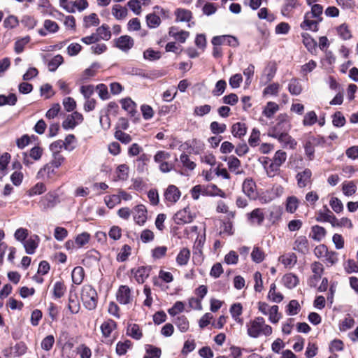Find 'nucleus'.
<instances>
[{
	"instance_id": "30",
	"label": "nucleus",
	"mask_w": 358,
	"mask_h": 358,
	"mask_svg": "<svg viewBox=\"0 0 358 358\" xmlns=\"http://www.w3.org/2000/svg\"><path fill=\"white\" fill-rule=\"evenodd\" d=\"M326 229L319 225H315L311 227L310 237L315 241H320L326 236Z\"/></svg>"
},
{
	"instance_id": "32",
	"label": "nucleus",
	"mask_w": 358,
	"mask_h": 358,
	"mask_svg": "<svg viewBox=\"0 0 358 358\" xmlns=\"http://www.w3.org/2000/svg\"><path fill=\"white\" fill-rule=\"evenodd\" d=\"M127 334L136 340H140L143 337V333L137 324H130L127 327Z\"/></svg>"
},
{
	"instance_id": "29",
	"label": "nucleus",
	"mask_w": 358,
	"mask_h": 358,
	"mask_svg": "<svg viewBox=\"0 0 358 358\" xmlns=\"http://www.w3.org/2000/svg\"><path fill=\"white\" fill-rule=\"evenodd\" d=\"M190 250L187 248H182L176 257V263L179 266H185L190 258Z\"/></svg>"
},
{
	"instance_id": "54",
	"label": "nucleus",
	"mask_w": 358,
	"mask_h": 358,
	"mask_svg": "<svg viewBox=\"0 0 358 358\" xmlns=\"http://www.w3.org/2000/svg\"><path fill=\"white\" fill-rule=\"evenodd\" d=\"M64 62L63 57L61 55H57L52 58L48 64V66L50 71H55Z\"/></svg>"
},
{
	"instance_id": "45",
	"label": "nucleus",
	"mask_w": 358,
	"mask_h": 358,
	"mask_svg": "<svg viewBox=\"0 0 358 358\" xmlns=\"http://www.w3.org/2000/svg\"><path fill=\"white\" fill-rule=\"evenodd\" d=\"M148 276V269L144 266L138 268L134 273V278L138 283H143Z\"/></svg>"
},
{
	"instance_id": "60",
	"label": "nucleus",
	"mask_w": 358,
	"mask_h": 358,
	"mask_svg": "<svg viewBox=\"0 0 358 358\" xmlns=\"http://www.w3.org/2000/svg\"><path fill=\"white\" fill-rule=\"evenodd\" d=\"M31 40L30 36H27L24 38L17 40L15 43V51L16 53L20 54L23 52L24 46L29 43Z\"/></svg>"
},
{
	"instance_id": "18",
	"label": "nucleus",
	"mask_w": 358,
	"mask_h": 358,
	"mask_svg": "<svg viewBox=\"0 0 358 358\" xmlns=\"http://www.w3.org/2000/svg\"><path fill=\"white\" fill-rule=\"evenodd\" d=\"M273 138L278 139L283 148L295 149L297 145L296 141L288 134L287 131L280 134L277 132L273 135Z\"/></svg>"
},
{
	"instance_id": "40",
	"label": "nucleus",
	"mask_w": 358,
	"mask_h": 358,
	"mask_svg": "<svg viewBox=\"0 0 358 358\" xmlns=\"http://www.w3.org/2000/svg\"><path fill=\"white\" fill-rule=\"evenodd\" d=\"M301 36L303 38V45L310 52L313 53L316 50L317 43L307 33L302 34Z\"/></svg>"
},
{
	"instance_id": "53",
	"label": "nucleus",
	"mask_w": 358,
	"mask_h": 358,
	"mask_svg": "<svg viewBox=\"0 0 358 358\" xmlns=\"http://www.w3.org/2000/svg\"><path fill=\"white\" fill-rule=\"evenodd\" d=\"M131 248L129 245H124L117 256V260L120 262H125L131 255Z\"/></svg>"
},
{
	"instance_id": "2",
	"label": "nucleus",
	"mask_w": 358,
	"mask_h": 358,
	"mask_svg": "<svg viewBox=\"0 0 358 358\" xmlns=\"http://www.w3.org/2000/svg\"><path fill=\"white\" fill-rule=\"evenodd\" d=\"M247 334L252 338L268 337L273 333V328L266 323L263 317H255L246 324Z\"/></svg>"
},
{
	"instance_id": "8",
	"label": "nucleus",
	"mask_w": 358,
	"mask_h": 358,
	"mask_svg": "<svg viewBox=\"0 0 358 358\" xmlns=\"http://www.w3.org/2000/svg\"><path fill=\"white\" fill-rule=\"evenodd\" d=\"M284 1L280 9L281 14L286 17H292L295 10L301 7V3L299 0H284Z\"/></svg>"
},
{
	"instance_id": "62",
	"label": "nucleus",
	"mask_w": 358,
	"mask_h": 358,
	"mask_svg": "<svg viewBox=\"0 0 358 358\" xmlns=\"http://www.w3.org/2000/svg\"><path fill=\"white\" fill-rule=\"evenodd\" d=\"M210 129L213 134L217 135L222 134L226 131L227 125L225 124H220L216 121H214L210 123Z\"/></svg>"
},
{
	"instance_id": "50",
	"label": "nucleus",
	"mask_w": 358,
	"mask_h": 358,
	"mask_svg": "<svg viewBox=\"0 0 358 358\" xmlns=\"http://www.w3.org/2000/svg\"><path fill=\"white\" fill-rule=\"evenodd\" d=\"M278 110L279 106L276 103L269 101L264 108L263 114L266 117L271 118Z\"/></svg>"
},
{
	"instance_id": "58",
	"label": "nucleus",
	"mask_w": 358,
	"mask_h": 358,
	"mask_svg": "<svg viewBox=\"0 0 358 358\" xmlns=\"http://www.w3.org/2000/svg\"><path fill=\"white\" fill-rule=\"evenodd\" d=\"M355 320L352 317L348 316L341 321L339 329L341 331H345L351 329L355 325Z\"/></svg>"
},
{
	"instance_id": "12",
	"label": "nucleus",
	"mask_w": 358,
	"mask_h": 358,
	"mask_svg": "<svg viewBox=\"0 0 358 358\" xmlns=\"http://www.w3.org/2000/svg\"><path fill=\"white\" fill-rule=\"evenodd\" d=\"M223 161L227 162L228 169L230 172L236 175H241L245 173L241 167V161L234 155L225 157L223 158Z\"/></svg>"
},
{
	"instance_id": "55",
	"label": "nucleus",
	"mask_w": 358,
	"mask_h": 358,
	"mask_svg": "<svg viewBox=\"0 0 358 358\" xmlns=\"http://www.w3.org/2000/svg\"><path fill=\"white\" fill-rule=\"evenodd\" d=\"M251 258L255 262L260 263L264 259L265 254L260 248L255 246L251 253Z\"/></svg>"
},
{
	"instance_id": "43",
	"label": "nucleus",
	"mask_w": 358,
	"mask_h": 358,
	"mask_svg": "<svg viewBox=\"0 0 358 358\" xmlns=\"http://www.w3.org/2000/svg\"><path fill=\"white\" fill-rule=\"evenodd\" d=\"M95 34L98 36L99 41L100 39L108 41L111 37L110 28L106 24H102L101 27L97 28L96 33Z\"/></svg>"
},
{
	"instance_id": "36",
	"label": "nucleus",
	"mask_w": 358,
	"mask_h": 358,
	"mask_svg": "<svg viewBox=\"0 0 358 358\" xmlns=\"http://www.w3.org/2000/svg\"><path fill=\"white\" fill-rule=\"evenodd\" d=\"M176 21L189 22L192 17V13L190 10L185 8H177L175 11Z\"/></svg>"
},
{
	"instance_id": "31",
	"label": "nucleus",
	"mask_w": 358,
	"mask_h": 358,
	"mask_svg": "<svg viewBox=\"0 0 358 358\" xmlns=\"http://www.w3.org/2000/svg\"><path fill=\"white\" fill-rule=\"evenodd\" d=\"M282 282L284 285L289 288L292 289L299 284V278L292 273H287L282 277Z\"/></svg>"
},
{
	"instance_id": "11",
	"label": "nucleus",
	"mask_w": 358,
	"mask_h": 358,
	"mask_svg": "<svg viewBox=\"0 0 358 358\" xmlns=\"http://www.w3.org/2000/svg\"><path fill=\"white\" fill-rule=\"evenodd\" d=\"M292 249L302 255H307L310 252L309 241L306 236H299L294 241Z\"/></svg>"
},
{
	"instance_id": "39",
	"label": "nucleus",
	"mask_w": 358,
	"mask_h": 358,
	"mask_svg": "<svg viewBox=\"0 0 358 358\" xmlns=\"http://www.w3.org/2000/svg\"><path fill=\"white\" fill-rule=\"evenodd\" d=\"M190 194L194 200H198L200 195L207 196L208 191L206 185H196L190 189Z\"/></svg>"
},
{
	"instance_id": "57",
	"label": "nucleus",
	"mask_w": 358,
	"mask_h": 358,
	"mask_svg": "<svg viewBox=\"0 0 358 358\" xmlns=\"http://www.w3.org/2000/svg\"><path fill=\"white\" fill-rule=\"evenodd\" d=\"M280 85L278 83H273L264 89L263 94L277 96L280 91Z\"/></svg>"
},
{
	"instance_id": "63",
	"label": "nucleus",
	"mask_w": 358,
	"mask_h": 358,
	"mask_svg": "<svg viewBox=\"0 0 358 358\" xmlns=\"http://www.w3.org/2000/svg\"><path fill=\"white\" fill-rule=\"evenodd\" d=\"M260 141V131L259 129L254 128L248 139V143L251 147H256Z\"/></svg>"
},
{
	"instance_id": "15",
	"label": "nucleus",
	"mask_w": 358,
	"mask_h": 358,
	"mask_svg": "<svg viewBox=\"0 0 358 358\" xmlns=\"http://www.w3.org/2000/svg\"><path fill=\"white\" fill-rule=\"evenodd\" d=\"M114 42L115 47L123 52H128L134 45V39L128 35L121 36L115 39Z\"/></svg>"
},
{
	"instance_id": "7",
	"label": "nucleus",
	"mask_w": 358,
	"mask_h": 358,
	"mask_svg": "<svg viewBox=\"0 0 358 358\" xmlns=\"http://www.w3.org/2000/svg\"><path fill=\"white\" fill-rule=\"evenodd\" d=\"M164 196L167 205H172L180 199L181 192L176 185H170L165 189Z\"/></svg>"
},
{
	"instance_id": "37",
	"label": "nucleus",
	"mask_w": 358,
	"mask_h": 358,
	"mask_svg": "<svg viewBox=\"0 0 358 358\" xmlns=\"http://www.w3.org/2000/svg\"><path fill=\"white\" fill-rule=\"evenodd\" d=\"M179 331L186 332L189 328V323L186 316L180 315L175 318L173 321Z\"/></svg>"
},
{
	"instance_id": "27",
	"label": "nucleus",
	"mask_w": 358,
	"mask_h": 358,
	"mask_svg": "<svg viewBox=\"0 0 358 358\" xmlns=\"http://www.w3.org/2000/svg\"><path fill=\"white\" fill-rule=\"evenodd\" d=\"M247 127L245 123L236 122L231 127V134L236 138H242L247 133Z\"/></svg>"
},
{
	"instance_id": "52",
	"label": "nucleus",
	"mask_w": 358,
	"mask_h": 358,
	"mask_svg": "<svg viewBox=\"0 0 358 358\" xmlns=\"http://www.w3.org/2000/svg\"><path fill=\"white\" fill-rule=\"evenodd\" d=\"M73 344L71 342H66L62 347V356L63 358H74L75 353L73 350Z\"/></svg>"
},
{
	"instance_id": "24",
	"label": "nucleus",
	"mask_w": 358,
	"mask_h": 358,
	"mask_svg": "<svg viewBox=\"0 0 358 358\" xmlns=\"http://www.w3.org/2000/svg\"><path fill=\"white\" fill-rule=\"evenodd\" d=\"M287 88L289 92L294 96L299 95L303 90L299 79L296 78H293L289 80Z\"/></svg>"
},
{
	"instance_id": "49",
	"label": "nucleus",
	"mask_w": 358,
	"mask_h": 358,
	"mask_svg": "<svg viewBox=\"0 0 358 358\" xmlns=\"http://www.w3.org/2000/svg\"><path fill=\"white\" fill-rule=\"evenodd\" d=\"M267 315H268L269 321L273 324L278 323L282 317L281 313L278 312V306L276 305L270 307Z\"/></svg>"
},
{
	"instance_id": "44",
	"label": "nucleus",
	"mask_w": 358,
	"mask_h": 358,
	"mask_svg": "<svg viewBox=\"0 0 358 358\" xmlns=\"http://www.w3.org/2000/svg\"><path fill=\"white\" fill-rule=\"evenodd\" d=\"M68 309L72 314H76L80 311V304L76 296H69L68 302Z\"/></svg>"
},
{
	"instance_id": "46",
	"label": "nucleus",
	"mask_w": 358,
	"mask_h": 358,
	"mask_svg": "<svg viewBox=\"0 0 358 358\" xmlns=\"http://www.w3.org/2000/svg\"><path fill=\"white\" fill-rule=\"evenodd\" d=\"M131 347L132 343L129 340H126L123 342L119 341L116 345V353L120 356L124 355Z\"/></svg>"
},
{
	"instance_id": "56",
	"label": "nucleus",
	"mask_w": 358,
	"mask_h": 358,
	"mask_svg": "<svg viewBox=\"0 0 358 358\" xmlns=\"http://www.w3.org/2000/svg\"><path fill=\"white\" fill-rule=\"evenodd\" d=\"M168 248L166 246H157L152 250V257L155 259H160L166 255Z\"/></svg>"
},
{
	"instance_id": "33",
	"label": "nucleus",
	"mask_w": 358,
	"mask_h": 358,
	"mask_svg": "<svg viewBox=\"0 0 358 358\" xmlns=\"http://www.w3.org/2000/svg\"><path fill=\"white\" fill-rule=\"evenodd\" d=\"M66 292V286L62 281H57L53 285L52 294L55 299H60L64 296Z\"/></svg>"
},
{
	"instance_id": "3",
	"label": "nucleus",
	"mask_w": 358,
	"mask_h": 358,
	"mask_svg": "<svg viewBox=\"0 0 358 358\" xmlns=\"http://www.w3.org/2000/svg\"><path fill=\"white\" fill-rule=\"evenodd\" d=\"M80 299L83 306L89 310H94L98 303V294L91 285H83L80 291Z\"/></svg>"
},
{
	"instance_id": "21",
	"label": "nucleus",
	"mask_w": 358,
	"mask_h": 358,
	"mask_svg": "<svg viewBox=\"0 0 358 358\" xmlns=\"http://www.w3.org/2000/svg\"><path fill=\"white\" fill-rule=\"evenodd\" d=\"M102 335L105 338L110 336L112 332L117 328V323L112 319H108L101 325Z\"/></svg>"
},
{
	"instance_id": "35",
	"label": "nucleus",
	"mask_w": 358,
	"mask_h": 358,
	"mask_svg": "<svg viewBox=\"0 0 358 358\" xmlns=\"http://www.w3.org/2000/svg\"><path fill=\"white\" fill-rule=\"evenodd\" d=\"M299 205V200L295 196H288L286 199L285 209L287 213H294Z\"/></svg>"
},
{
	"instance_id": "19",
	"label": "nucleus",
	"mask_w": 358,
	"mask_h": 358,
	"mask_svg": "<svg viewBox=\"0 0 358 358\" xmlns=\"http://www.w3.org/2000/svg\"><path fill=\"white\" fill-rule=\"evenodd\" d=\"M59 29L58 24L52 20H45L43 22V27L38 30V33L41 36H46L48 34H55Z\"/></svg>"
},
{
	"instance_id": "51",
	"label": "nucleus",
	"mask_w": 358,
	"mask_h": 358,
	"mask_svg": "<svg viewBox=\"0 0 358 358\" xmlns=\"http://www.w3.org/2000/svg\"><path fill=\"white\" fill-rule=\"evenodd\" d=\"M301 309L300 304L296 300H291L286 306V313L288 315H295L298 314Z\"/></svg>"
},
{
	"instance_id": "42",
	"label": "nucleus",
	"mask_w": 358,
	"mask_h": 358,
	"mask_svg": "<svg viewBox=\"0 0 358 358\" xmlns=\"http://www.w3.org/2000/svg\"><path fill=\"white\" fill-rule=\"evenodd\" d=\"M112 14L117 20H122L127 15V9L120 4H115L112 7Z\"/></svg>"
},
{
	"instance_id": "47",
	"label": "nucleus",
	"mask_w": 358,
	"mask_h": 358,
	"mask_svg": "<svg viewBox=\"0 0 358 358\" xmlns=\"http://www.w3.org/2000/svg\"><path fill=\"white\" fill-rule=\"evenodd\" d=\"M65 160V157L60 152H56L52 155V159L47 164L57 170L64 163Z\"/></svg>"
},
{
	"instance_id": "5",
	"label": "nucleus",
	"mask_w": 358,
	"mask_h": 358,
	"mask_svg": "<svg viewBox=\"0 0 358 358\" xmlns=\"http://www.w3.org/2000/svg\"><path fill=\"white\" fill-rule=\"evenodd\" d=\"M289 129L290 124L287 120V115L285 114H281L278 117L277 124L271 128L268 135L273 138V135L275 134V133H285L288 131Z\"/></svg>"
},
{
	"instance_id": "38",
	"label": "nucleus",
	"mask_w": 358,
	"mask_h": 358,
	"mask_svg": "<svg viewBox=\"0 0 358 358\" xmlns=\"http://www.w3.org/2000/svg\"><path fill=\"white\" fill-rule=\"evenodd\" d=\"M145 355L143 358H159L162 355V350L159 348L152 345H145Z\"/></svg>"
},
{
	"instance_id": "20",
	"label": "nucleus",
	"mask_w": 358,
	"mask_h": 358,
	"mask_svg": "<svg viewBox=\"0 0 358 358\" xmlns=\"http://www.w3.org/2000/svg\"><path fill=\"white\" fill-rule=\"evenodd\" d=\"M134 220L138 225H143L147 220V209L144 205H138L134 209Z\"/></svg>"
},
{
	"instance_id": "64",
	"label": "nucleus",
	"mask_w": 358,
	"mask_h": 358,
	"mask_svg": "<svg viewBox=\"0 0 358 358\" xmlns=\"http://www.w3.org/2000/svg\"><path fill=\"white\" fill-rule=\"evenodd\" d=\"M147 24L150 28L157 27L161 22L160 17L154 13L149 14L146 16Z\"/></svg>"
},
{
	"instance_id": "26",
	"label": "nucleus",
	"mask_w": 358,
	"mask_h": 358,
	"mask_svg": "<svg viewBox=\"0 0 358 358\" xmlns=\"http://www.w3.org/2000/svg\"><path fill=\"white\" fill-rule=\"evenodd\" d=\"M230 313L233 319L238 324H242L243 322L241 315L243 313V306L240 303H234L230 308Z\"/></svg>"
},
{
	"instance_id": "17",
	"label": "nucleus",
	"mask_w": 358,
	"mask_h": 358,
	"mask_svg": "<svg viewBox=\"0 0 358 358\" xmlns=\"http://www.w3.org/2000/svg\"><path fill=\"white\" fill-rule=\"evenodd\" d=\"M248 221L251 224L262 225L265 219L264 210L262 208H255L246 215Z\"/></svg>"
},
{
	"instance_id": "13",
	"label": "nucleus",
	"mask_w": 358,
	"mask_h": 358,
	"mask_svg": "<svg viewBox=\"0 0 358 358\" xmlns=\"http://www.w3.org/2000/svg\"><path fill=\"white\" fill-rule=\"evenodd\" d=\"M83 121V116L81 113L75 111L69 115L62 122V127L65 129H73Z\"/></svg>"
},
{
	"instance_id": "14",
	"label": "nucleus",
	"mask_w": 358,
	"mask_h": 358,
	"mask_svg": "<svg viewBox=\"0 0 358 358\" xmlns=\"http://www.w3.org/2000/svg\"><path fill=\"white\" fill-rule=\"evenodd\" d=\"M194 216L191 213L189 208H185L178 211L173 217V220L177 224H185L192 222Z\"/></svg>"
},
{
	"instance_id": "59",
	"label": "nucleus",
	"mask_w": 358,
	"mask_h": 358,
	"mask_svg": "<svg viewBox=\"0 0 358 358\" xmlns=\"http://www.w3.org/2000/svg\"><path fill=\"white\" fill-rule=\"evenodd\" d=\"M317 121V116L315 111L308 112L303 117V124L304 126H311L316 123Z\"/></svg>"
},
{
	"instance_id": "28",
	"label": "nucleus",
	"mask_w": 358,
	"mask_h": 358,
	"mask_svg": "<svg viewBox=\"0 0 358 358\" xmlns=\"http://www.w3.org/2000/svg\"><path fill=\"white\" fill-rule=\"evenodd\" d=\"M268 299L270 301L278 303H280L284 299L282 294L277 291V287L275 283H272L270 285V289L268 293Z\"/></svg>"
},
{
	"instance_id": "16",
	"label": "nucleus",
	"mask_w": 358,
	"mask_h": 358,
	"mask_svg": "<svg viewBox=\"0 0 358 358\" xmlns=\"http://www.w3.org/2000/svg\"><path fill=\"white\" fill-rule=\"evenodd\" d=\"M296 178L297 185L299 188H303L312 184V171L309 169H305L303 171L299 172Z\"/></svg>"
},
{
	"instance_id": "34",
	"label": "nucleus",
	"mask_w": 358,
	"mask_h": 358,
	"mask_svg": "<svg viewBox=\"0 0 358 358\" xmlns=\"http://www.w3.org/2000/svg\"><path fill=\"white\" fill-rule=\"evenodd\" d=\"M39 238L38 236H35V238H30L29 239L24 242V247L26 252L29 255H32L35 252L36 249L38 246Z\"/></svg>"
},
{
	"instance_id": "10",
	"label": "nucleus",
	"mask_w": 358,
	"mask_h": 358,
	"mask_svg": "<svg viewBox=\"0 0 358 358\" xmlns=\"http://www.w3.org/2000/svg\"><path fill=\"white\" fill-rule=\"evenodd\" d=\"M243 192L250 199H255L257 196L256 182L252 178H247L242 184Z\"/></svg>"
},
{
	"instance_id": "9",
	"label": "nucleus",
	"mask_w": 358,
	"mask_h": 358,
	"mask_svg": "<svg viewBox=\"0 0 358 358\" xmlns=\"http://www.w3.org/2000/svg\"><path fill=\"white\" fill-rule=\"evenodd\" d=\"M116 299L120 303L127 305L132 301L131 289L127 285H120L116 292Z\"/></svg>"
},
{
	"instance_id": "25",
	"label": "nucleus",
	"mask_w": 358,
	"mask_h": 358,
	"mask_svg": "<svg viewBox=\"0 0 358 358\" xmlns=\"http://www.w3.org/2000/svg\"><path fill=\"white\" fill-rule=\"evenodd\" d=\"M85 270L82 266H76L71 273V278L73 283L77 285H80L85 278Z\"/></svg>"
},
{
	"instance_id": "23",
	"label": "nucleus",
	"mask_w": 358,
	"mask_h": 358,
	"mask_svg": "<svg viewBox=\"0 0 358 358\" xmlns=\"http://www.w3.org/2000/svg\"><path fill=\"white\" fill-rule=\"evenodd\" d=\"M122 107L125 110L131 117H134L137 113L136 104L130 98L122 99L120 101Z\"/></svg>"
},
{
	"instance_id": "22",
	"label": "nucleus",
	"mask_w": 358,
	"mask_h": 358,
	"mask_svg": "<svg viewBox=\"0 0 358 358\" xmlns=\"http://www.w3.org/2000/svg\"><path fill=\"white\" fill-rule=\"evenodd\" d=\"M278 260L285 267L292 268L296 264L297 257L294 253L289 252L280 256Z\"/></svg>"
},
{
	"instance_id": "61",
	"label": "nucleus",
	"mask_w": 358,
	"mask_h": 358,
	"mask_svg": "<svg viewBox=\"0 0 358 358\" xmlns=\"http://www.w3.org/2000/svg\"><path fill=\"white\" fill-rule=\"evenodd\" d=\"M104 201H105L106 205L109 208H113L116 205L120 204L121 203L120 197L118 196L117 194H112V195L106 196L104 198Z\"/></svg>"
},
{
	"instance_id": "41",
	"label": "nucleus",
	"mask_w": 358,
	"mask_h": 358,
	"mask_svg": "<svg viewBox=\"0 0 358 358\" xmlns=\"http://www.w3.org/2000/svg\"><path fill=\"white\" fill-rule=\"evenodd\" d=\"M129 168L128 165L125 164L119 165L115 170L116 180L122 181L127 180L129 178Z\"/></svg>"
},
{
	"instance_id": "6",
	"label": "nucleus",
	"mask_w": 358,
	"mask_h": 358,
	"mask_svg": "<svg viewBox=\"0 0 358 358\" xmlns=\"http://www.w3.org/2000/svg\"><path fill=\"white\" fill-rule=\"evenodd\" d=\"M59 202V196L56 193L48 192L41 197L38 205L43 210L54 208Z\"/></svg>"
},
{
	"instance_id": "4",
	"label": "nucleus",
	"mask_w": 358,
	"mask_h": 358,
	"mask_svg": "<svg viewBox=\"0 0 358 358\" xmlns=\"http://www.w3.org/2000/svg\"><path fill=\"white\" fill-rule=\"evenodd\" d=\"M36 177L44 181H54L59 174L57 169L46 164L38 171Z\"/></svg>"
},
{
	"instance_id": "1",
	"label": "nucleus",
	"mask_w": 358,
	"mask_h": 358,
	"mask_svg": "<svg viewBox=\"0 0 358 358\" xmlns=\"http://www.w3.org/2000/svg\"><path fill=\"white\" fill-rule=\"evenodd\" d=\"M320 0H306V3L310 7V10L307 11L303 16V20L300 27L306 31L316 32L319 30V24L323 21L322 14L324 8L317 3Z\"/></svg>"
},
{
	"instance_id": "48",
	"label": "nucleus",
	"mask_w": 358,
	"mask_h": 358,
	"mask_svg": "<svg viewBox=\"0 0 358 358\" xmlns=\"http://www.w3.org/2000/svg\"><path fill=\"white\" fill-rule=\"evenodd\" d=\"M336 29L338 34L343 40H349L352 36L348 25L345 23L341 24Z\"/></svg>"
}]
</instances>
